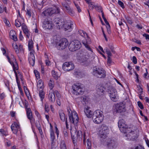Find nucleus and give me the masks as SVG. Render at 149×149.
I'll use <instances>...</instances> for the list:
<instances>
[{
  "instance_id": "35",
  "label": "nucleus",
  "mask_w": 149,
  "mask_h": 149,
  "mask_svg": "<svg viewBox=\"0 0 149 149\" xmlns=\"http://www.w3.org/2000/svg\"><path fill=\"white\" fill-rule=\"evenodd\" d=\"M15 125H12L11 128L13 133L16 134L17 133V130L18 129L15 126Z\"/></svg>"
},
{
  "instance_id": "4",
  "label": "nucleus",
  "mask_w": 149,
  "mask_h": 149,
  "mask_svg": "<svg viewBox=\"0 0 149 149\" xmlns=\"http://www.w3.org/2000/svg\"><path fill=\"white\" fill-rule=\"evenodd\" d=\"M72 93L77 95L83 94L84 91L83 86L81 84H74L72 86Z\"/></svg>"
},
{
  "instance_id": "50",
  "label": "nucleus",
  "mask_w": 149,
  "mask_h": 149,
  "mask_svg": "<svg viewBox=\"0 0 149 149\" xmlns=\"http://www.w3.org/2000/svg\"><path fill=\"white\" fill-rule=\"evenodd\" d=\"M126 19L127 20V22L130 24H132L133 23V22L131 18L130 17H126Z\"/></svg>"
},
{
  "instance_id": "64",
  "label": "nucleus",
  "mask_w": 149,
  "mask_h": 149,
  "mask_svg": "<svg viewBox=\"0 0 149 149\" xmlns=\"http://www.w3.org/2000/svg\"><path fill=\"white\" fill-rule=\"evenodd\" d=\"M143 36L145 37L146 40H149V35L148 34L144 33L143 35Z\"/></svg>"
},
{
  "instance_id": "41",
  "label": "nucleus",
  "mask_w": 149,
  "mask_h": 149,
  "mask_svg": "<svg viewBox=\"0 0 149 149\" xmlns=\"http://www.w3.org/2000/svg\"><path fill=\"white\" fill-rule=\"evenodd\" d=\"M87 144L88 149H90L91 146V141L89 139H88L87 140Z\"/></svg>"
},
{
  "instance_id": "22",
  "label": "nucleus",
  "mask_w": 149,
  "mask_h": 149,
  "mask_svg": "<svg viewBox=\"0 0 149 149\" xmlns=\"http://www.w3.org/2000/svg\"><path fill=\"white\" fill-rule=\"evenodd\" d=\"M90 107H87L84 109V112L87 117L90 118L92 117L93 113V112L90 110Z\"/></svg>"
},
{
  "instance_id": "46",
  "label": "nucleus",
  "mask_w": 149,
  "mask_h": 149,
  "mask_svg": "<svg viewBox=\"0 0 149 149\" xmlns=\"http://www.w3.org/2000/svg\"><path fill=\"white\" fill-rule=\"evenodd\" d=\"M61 149H67L66 145L64 143L62 142L60 144Z\"/></svg>"
},
{
  "instance_id": "39",
  "label": "nucleus",
  "mask_w": 149,
  "mask_h": 149,
  "mask_svg": "<svg viewBox=\"0 0 149 149\" xmlns=\"http://www.w3.org/2000/svg\"><path fill=\"white\" fill-rule=\"evenodd\" d=\"M34 72L36 78L37 79H39L40 78V74L39 72L36 70H34Z\"/></svg>"
},
{
  "instance_id": "14",
  "label": "nucleus",
  "mask_w": 149,
  "mask_h": 149,
  "mask_svg": "<svg viewBox=\"0 0 149 149\" xmlns=\"http://www.w3.org/2000/svg\"><path fill=\"white\" fill-rule=\"evenodd\" d=\"M118 126L121 132H125L127 131V126L123 119L120 120L118 122Z\"/></svg>"
},
{
  "instance_id": "6",
  "label": "nucleus",
  "mask_w": 149,
  "mask_h": 149,
  "mask_svg": "<svg viewBox=\"0 0 149 149\" xmlns=\"http://www.w3.org/2000/svg\"><path fill=\"white\" fill-rule=\"evenodd\" d=\"M127 131L123 132L125 134V136L127 137V139L129 141H134L138 137V135L136 134V131L131 130L130 128H127Z\"/></svg>"
},
{
  "instance_id": "17",
  "label": "nucleus",
  "mask_w": 149,
  "mask_h": 149,
  "mask_svg": "<svg viewBox=\"0 0 149 149\" xmlns=\"http://www.w3.org/2000/svg\"><path fill=\"white\" fill-rule=\"evenodd\" d=\"M66 2L62 3V5L64 9L66 10L67 12L70 15H73L74 12L71 8L69 5Z\"/></svg>"
},
{
  "instance_id": "60",
  "label": "nucleus",
  "mask_w": 149,
  "mask_h": 149,
  "mask_svg": "<svg viewBox=\"0 0 149 149\" xmlns=\"http://www.w3.org/2000/svg\"><path fill=\"white\" fill-rule=\"evenodd\" d=\"M35 125L37 127V128L38 129L39 128H41V126L40 125V124L39 123V122L38 121V122H36L35 123Z\"/></svg>"
},
{
  "instance_id": "26",
  "label": "nucleus",
  "mask_w": 149,
  "mask_h": 149,
  "mask_svg": "<svg viewBox=\"0 0 149 149\" xmlns=\"http://www.w3.org/2000/svg\"><path fill=\"white\" fill-rule=\"evenodd\" d=\"M38 89L43 90L44 88V82L41 79L38 80L37 86Z\"/></svg>"
},
{
  "instance_id": "8",
  "label": "nucleus",
  "mask_w": 149,
  "mask_h": 149,
  "mask_svg": "<svg viewBox=\"0 0 149 149\" xmlns=\"http://www.w3.org/2000/svg\"><path fill=\"white\" fill-rule=\"evenodd\" d=\"M126 109L125 105L123 102H120L116 104L114 106L113 112L114 113H123L125 112ZM122 116L125 115V113L121 114Z\"/></svg>"
},
{
  "instance_id": "43",
  "label": "nucleus",
  "mask_w": 149,
  "mask_h": 149,
  "mask_svg": "<svg viewBox=\"0 0 149 149\" xmlns=\"http://www.w3.org/2000/svg\"><path fill=\"white\" fill-rule=\"evenodd\" d=\"M130 149H145L143 146H142L139 145L136 146H135L134 148H131Z\"/></svg>"
},
{
  "instance_id": "33",
  "label": "nucleus",
  "mask_w": 149,
  "mask_h": 149,
  "mask_svg": "<svg viewBox=\"0 0 149 149\" xmlns=\"http://www.w3.org/2000/svg\"><path fill=\"white\" fill-rule=\"evenodd\" d=\"M50 136L52 141V143L53 144L54 143V140L55 138L54 131L50 132Z\"/></svg>"
},
{
  "instance_id": "13",
  "label": "nucleus",
  "mask_w": 149,
  "mask_h": 149,
  "mask_svg": "<svg viewBox=\"0 0 149 149\" xmlns=\"http://www.w3.org/2000/svg\"><path fill=\"white\" fill-rule=\"evenodd\" d=\"M74 68V64L72 62H66L63 64L62 66L63 69L65 71L72 70Z\"/></svg>"
},
{
  "instance_id": "62",
  "label": "nucleus",
  "mask_w": 149,
  "mask_h": 149,
  "mask_svg": "<svg viewBox=\"0 0 149 149\" xmlns=\"http://www.w3.org/2000/svg\"><path fill=\"white\" fill-rule=\"evenodd\" d=\"M45 111L47 112H48L49 111L48 106L47 104L45 105Z\"/></svg>"
},
{
  "instance_id": "21",
  "label": "nucleus",
  "mask_w": 149,
  "mask_h": 149,
  "mask_svg": "<svg viewBox=\"0 0 149 149\" xmlns=\"http://www.w3.org/2000/svg\"><path fill=\"white\" fill-rule=\"evenodd\" d=\"M72 25L73 24L71 23L65 21L63 28H64L65 31L68 30L69 31H70L72 29Z\"/></svg>"
},
{
  "instance_id": "54",
  "label": "nucleus",
  "mask_w": 149,
  "mask_h": 149,
  "mask_svg": "<svg viewBox=\"0 0 149 149\" xmlns=\"http://www.w3.org/2000/svg\"><path fill=\"white\" fill-rule=\"evenodd\" d=\"M12 125H15V127L16 128H17L18 129H19L20 128V127L19 124L18 123H17V122H14V123L12 124Z\"/></svg>"
},
{
  "instance_id": "49",
  "label": "nucleus",
  "mask_w": 149,
  "mask_h": 149,
  "mask_svg": "<svg viewBox=\"0 0 149 149\" xmlns=\"http://www.w3.org/2000/svg\"><path fill=\"white\" fill-rule=\"evenodd\" d=\"M137 104L138 106L141 109H143L144 108L143 105L141 102L138 101Z\"/></svg>"
},
{
  "instance_id": "47",
  "label": "nucleus",
  "mask_w": 149,
  "mask_h": 149,
  "mask_svg": "<svg viewBox=\"0 0 149 149\" xmlns=\"http://www.w3.org/2000/svg\"><path fill=\"white\" fill-rule=\"evenodd\" d=\"M49 85L51 89H52L54 87L53 82L51 80H50L49 81Z\"/></svg>"
},
{
  "instance_id": "52",
  "label": "nucleus",
  "mask_w": 149,
  "mask_h": 149,
  "mask_svg": "<svg viewBox=\"0 0 149 149\" xmlns=\"http://www.w3.org/2000/svg\"><path fill=\"white\" fill-rule=\"evenodd\" d=\"M4 22V23H5V24H6L7 26H10V23L9 22V21L7 20V19L5 18Z\"/></svg>"
},
{
  "instance_id": "44",
  "label": "nucleus",
  "mask_w": 149,
  "mask_h": 149,
  "mask_svg": "<svg viewBox=\"0 0 149 149\" xmlns=\"http://www.w3.org/2000/svg\"><path fill=\"white\" fill-rule=\"evenodd\" d=\"M0 133L2 134L3 136H6L7 135V132L3 130V129H0Z\"/></svg>"
},
{
  "instance_id": "34",
  "label": "nucleus",
  "mask_w": 149,
  "mask_h": 149,
  "mask_svg": "<svg viewBox=\"0 0 149 149\" xmlns=\"http://www.w3.org/2000/svg\"><path fill=\"white\" fill-rule=\"evenodd\" d=\"M52 75L53 77L56 79L57 80L58 79L59 76L58 74V73L57 72H56L54 70H53L52 71Z\"/></svg>"
},
{
  "instance_id": "51",
  "label": "nucleus",
  "mask_w": 149,
  "mask_h": 149,
  "mask_svg": "<svg viewBox=\"0 0 149 149\" xmlns=\"http://www.w3.org/2000/svg\"><path fill=\"white\" fill-rule=\"evenodd\" d=\"M15 51L17 54H18L19 53V50L18 48V46L16 44L15 47H13Z\"/></svg>"
},
{
  "instance_id": "61",
  "label": "nucleus",
  "mask_w": 149,
  "mask_h": 149,
  "mask_svg": "<svg viewBox=\"0 0 149 149\" xmlns=\"http://www.w3.org/2000/svg\"><path fill=\"white\" fill-rule=\"evenodd\" d=\"M107 31L109 34H110L111 33V31L110 30V25H109L108 26H106Z\"/></svg>"
},
{
  "instance_id": "31",
  "label": "nucleus",
  "mask_w": 149,
  "mask_h": 149,
  "mask_svg": "<svg viewBox=\"0 0 149 149\" xmlns=\"http://www.w3.org/2000/svg\"><path fill=\"white\" fill-rule=\"evenodd\" d=\"M39 95L40 98L42 102L43 99L45 97V93L43 90H41L39 91Z\"/></svg>"
},
{
  "instance_id": "15",
  "label": "nucleus",
  "mask_w": 149,
  "mask_h": 149,
  "mask_svg": "<svg viewBox=\"0 0 149 149\" xmlns=\"http://www.w3.org/2000/svg\"><path fill=\"white\" fill-rule=\"evenodd\" d=\"M74 113L73 115L70 114L69 117L70 120L72 123L74 124L75 126H77L79 118L76 113L74 112Z\"/></svg>"
},
{
  "instance_id": "40",
  "label": "nucleus",
  "mask_w": 149,
  "mask_h": 149,
  "mask_svg": "<svg viewBox=\"0 0 149 149\" xmlns=\"http://www.w3.org/2000/svg\"><path fill=\"white\" fill-rule=\"evenodd\" d=\"M23 31L27 37L29 38L30 36V34L29 33V31L28 29L23 30Z\"/></svg>"
},
{
  "instance_id": "20",
  "label": "nucleus",
  "mask_w": 149,
  "mask_h": 149,
  "mask_svg": "<svg viewBox=\"0 0 149 149\" xmlns=\"http://www.w3.org/2000/svg\"><path fill=\"white\" fill-rule=\"evenodd\" d=\"M87 37V39L84 40H83L82 43L85 46V47L88 50L92 52L91 49L90 47L89 44L91 43V41L90 39L88 36Z\"/></svg>"
},
{
  "instance_id": "24",
  "label": "nucleus",
  "mask_w": 149,
  "mask_h": 149,
  "mask_svg": "<svg viewBox=\"0 0 149 149\" xmlns=\"http://www.w3.org/2000/svg\"><path fill=\"white\" fill-rule=\"evenodd\" d=\"M6 56L7 58L8 62L11 65H13V64H14L13 62L16 61V59L13 55L11 54V58L7 55H6Z\"/></svg>"
},
{
  "instance_id": "37",
  "label": "nucleus",
  "mask_w": 149,
  "mask_h": 149,
  "mask_svg": "<svg viewBox=\"0 0 149 149\" xmlns=\"http://www.w3.org/2000/svg\"><path fill=\"white\" fill-rule=\"evenodd\" d=\"M78 32L80 35L83 37H84L85 36V34H86L87 37H88V34L85 32H84V31L82 30H79L78 31Z\"/></svg>"
},
{
  "instance_id": "28",
  "label": "nucleus",
  "mask_w": 149,
  "mask_h": 149,
  "mask_svg": "<svg viewBox=\"0 0 149 149\" xmlns=\"http://www.w3.org/2000/svg\"><path fill=\"white\" fill-rule=\"evenodd\" d=\"M49 100L50 102H54L55 100V94L54 92H51L49 93Z\"/></svg>"
},
{
  "instance_id": "7",
  "label": "nucleus",
  "mask_w": 149,
  "mask_h": 149,
  "mask_svg": "<svg viewBox=\"0 0 149 149\" xmlns=\"http://www.w3.org/2000/svg\"><path fill=\"white\" fill-rule=\"evenodd\" d=\"M100 129L98 133L99 135L101 138H106L109 132V128L106 125L102 124L101 126Z\"/></svg>"
},
{
  "instance_id": "36",
  "label": "nucleus",
  "mask_w": 149,
  "mask_h": 149,
  "mask_svg": "<svg viewBox=\"0 0 149 149\" xmlns=\"http://www.w3.org/2000/svg\"><path fill=\"white\" fill-rule=\"evenodd\" d=\"M33 42L31 40L29 41L28 48L29 51L31 50L32 49L33 47Z\"/></svg>"
},
{
  "instance_id": "59",
  "label": "nucleus",
  "mask_w": 149,
  "mask_h": 149,
  "mask_svg": "<svg viewBox=\"0 0 149 149\" xmlns=\"http://www.w3.org/2000/svg\"><path fill=\"white\" fill-rule=\"evenodd\" d=\"M21 25L22 30L27 29V26L25 24L23 23L21 24Z\"/></svg>"
},
{
  "instance_id": "12",
  "label": "nucleus",
  "mask_w": 149,
  "mask_h": 149,
  "mask_svg": "<svg viewBox=\"0 0 149 149\" xmlns=\"http://www.w3.org/2000/svg\"><path fill=\"white\" fill-rule=\"evenodd\" d=\"M79 62L82 65L85 66H88L91 63V60L89 58L88 56L86 55H82L80 57L79 59Z\"/></svg>"
},
{
  "instance_id": "45",
  "label": "nucleus",
  "mask_w": 149,
  "mask_h": 149,
  "mask_svg": "<svg viewBox=\"0 0 149 149\" xmlns=\"http://www.w3.org/2000/svg\"><path fill=\"white\" fill-rule=\"evenodd\" d=\"M21 24L18 20L17 19L15 20V25L16 27H19L21 26Z\"/></svg>"
},
{
  "instance_id": "11",
  "label": "nucleus",
  "mask_w": 149,
  "mask_h": 149,
  "mask_svg": "<svg viewBox=\"0 0 149 149\" xmlns=\"http://www.w3.org/2000/svg\"><path fill=\"white\" fill-rule=\"evenodd\" d=\"M108 92L111 99L113 101H115L116 99V89L111 86L108 87Z\"/></svg>"
},
{
  "instance_id": "2",
  "label": "nucleus",
  "mask_w": 149,
  "mask_h": 149,
  "mask_svg": "<svg viewBox=\"0 0 149 149\" xmlns=\"http://www.w3.org/2000/svg\"><path fill=\"white\" fill-rule=\"evenodd\" d=\"M104 117L103 112L100 110H97L93 113L92 118L95 123L99 124L102 121Z\"/></svg>"
},
{
  "instance_id": "5",
  "label": "nucleus",
  "mask_w": 149,
  "mask_h": 149,
  "mask_svg": "<svg viewBox=\"0 0 149 149\" xmlns=\"http://www.w3.org/2000/svg\"><path fill=\"white\" fill-rule=\"evenodd\" d=\"M60 10L56 7L49 8L44 10L42 13V15L44 16H51L54 14L59 13Z\"/></svg>"
},
{
  "instance_id": "55",
  "label": "nucleus",
  "mask_w": 149,
  "mask_h": 149,
  "mask_svg": "<svg viewBox=\"0 0 149 149\" xmlns=\"http://www.w3.org/2000/svg\"><path fill=\"white\" fill-rule=\"evenodd\" d=\"M74 3V5H75L76 8L77 9L79 13H80V12H81V10L80 8V7L79 6V5L78 4H76L75 3Z\"/></svg>"
},
{
  "instance_id": "48",
  "label": "nucleus",
  "mask_w": 149,
  "mask_h": 149,
  "mask_svg": "<svg viewBox=\"0 0 149 149\" xmlns=\"http://www.w3.org/2000/svg\"><path fill=\"white\" fill-rule=\"evenodd\" d=\"M16 33L15 31L13 30H11L10 31V38H11V36H14V35L16 34Z\"/></svg>"
},
{
  "instance_id": "16",
  "label": "nucleus",
  "mask_w": 149,
  "mask_h": 149,
  "mask_svg": "<svg viewBox=\"0 0 149 149\" xmlns=\"http://www.w3.org/2000/svg\"><path fill=\"white\" fill-rule=\"evenodd\" d=\"M26 115L27 118L30 120V123L32 125L35 122L34 118L33 117L31 110L30 108L26 109Z\"/></svg>"
},
{
  "instance_id": "57",
  "label": "nucleus",
  "mask_w": 149,
  "mask_h": 149,
  "mask_svg": "<svg viewBox=\"0 0 149 149\" xmlns=\"http://www.w3.org/2000/svg\"><path fill=\"white\" fill-rule=\"evenodd\" d=\"M133 62L134 64H136L137 63V61L136 57L135 56H133L132 57Z\"/></svg>"
},
{
  "instance_id": "10",
  "label": "nucleus",
  "mask_w": 149,
  "mask_h": 149,
  "mask_svg": "<svg viewBox=\"0 0 149 149\" xmlns=\"http://www.w3.org/2000/svg\"><path fill=\"white\" fill-rule=\"evenodd\" d=\"M68 42L66 38L61 39L58 42L56 43V46L58 49L62 50L65 49L68 45Z\"/></svg>"
},
{
  "instance_id": "63",
  "label": "nucleus",
  "mask_w": 149,
  "mask_h": 149,
  "mask_svg": "<svg viewBox=\"0 0 149 149\" xmlns=\"http://www.w3.org/2000/svg\"><path fill=\"white\" fill-rule=\"evenodd\" d=\"M95 8L97 10H101L102 9V7L101 6H95Z\"/></svg>"
},
{
  "instance_id": "3",
  "label": "nucleus",
  "mask_w": 149,
  "mask_h": 149,
  "mask_svg": "<svg viewBox=\"0 0 149 149\" xmlns=\"http://www.w3.org/2000/svg\"><path fill=\"white\" fill-rule=\"evenodd\" d=\"M71 138L74 145H77L78 140L79 141L81 139L82 134L80 130L77 131L76 129L71 132Z\"/></svg>"
},
{
  "instance_id": "56",
  "label": "nucleus",
  "mask_w": 149,
  "mask_h": 149,
  "mask_svg": "<svg viewBox=\"0 0 149 149\" xmlns=\"http://www.w3.org/2000/svg\"><path fill=\"white\" fill-rule=\"evenodd\" d=\"M11 37V39L15 41H17V38L16 36V34L14 35V36H12Z\"/></svg>"
},
{
  "instance_id": "9",
  "label": "nucleus",
  "mask_w": 149,
  "mask_h": 149,
  "mask_svg": "<svg viewBox=\"0 0 149 149\" xmlns=\"http://www.w3.org/2000/svg\"><path fill=\"white\" fill-rule=\"evenodd\" d=\"M81 44L80 42L77 40H74L70 42L69 45V50L74 52L79 49L81 47Z\"/></svg>"
},
{
  "instance_id": "27",
  "label": "nucleus",
  "mask_w": 149,
  "mask_h": 149,
  "mask_svg": "<svg viewBox=\"0 0 149 149\" xmlns=\"http://www.w3.org/2000/svg\"><path fill=\"white\" fill-rule=\"evenodd\" d=\"M59 115L61 120L63 121H65L66 118L65 114L62 111H60L59 112Z\"/></svg>"
},
{
  "instance_id": "42",
  "label": "nucleus",
  "mask_w": 149,
  "mask_h": 149,
  "mask_svg": "<svg viewBox=\"0 0 149 149\" xmlns=\"http://www.w3.org/2000/svg\"><path fill=\"white\" fill-rule=\"evenodd\" d=\"M63 20V19H61L59 18H56L54 19L53 20V23L55 24L58 23V22H59V21H61Z\"/></svg>"
},
{
  "instance_id": "32",
  "label": "nucleus",
  "mask_w": 149,
  "mask_h": 149,
  "mask_svg": "<svg viewBox=\"0 0 149 149\" xmlns=\"http://www.w3.org/2000/svg\"><path fill=\"white\" fill-rule=\"evenodd\" d=\"M28 60L30 64L33 66L35 63V57L29 58Z\"/></svg>"
},
{
  "instance_id": "25",
  "label": "nucleus",
  "mask_w": 149,
  "mask_h": 149,
  "mask_svg": "<svg viewBox=\"0 0 149 149\" xmlns=\"http://www.w3.org/2000/svg\"><path fill=\"white\" fill-rule=\"evenodd\" d=\"M65 22L63 20L62 21H59V22H58L57 23L55 24V25H56L57 29H60L61 28H63Z\"/></svg>"
},
{
  "instance_id": "29",
  "label": "nucleus",
  "mask_w": 149,
  "mask_h": 149,
  "mask_svg": "<svg viewBox=\"0 0 149 149\" xmlns=\"http://www.w3.org/2000/svg\"><path fill=\"white\" fill-rule=\"evenodd\" d=\"M12 66L13 68V70L15 75L16 79H17L18 76L16 70H17L18 69V64L17 62H15V65L13 64V65H12Z\"/></svg>"
},
{
  "instance_id": "19",
  "label": "nucleus",
  "mask_w": 149,
  "mask_h": 149,
  "mask_svg": "<svg viewBox=\"0 0 149 149\" xmlns=\"http://www.w3.org/2000/svg\"><path fill=\"white\" fill-rule=\"evenodd\" d=\"M42 26L45 29H51L53 27L51 22L49 21L47 19H45L43 22Z\"/></svg>"
},
{
  "instance_id": "30",
  "label": "nucleus",
  "mask_w": 149,
  "mask_h": 149,
  "mask_svg": "<svg viewBox=\"0 0 149 149\" xmlns=\"http://www.w3.org/2000/svg\"><path fill=\"white\" fill-rule=\"evenodd\" d=\"M104 88L103 86H98L96 88V91L98 93L101 94V93H102L104 92Z\"/></svg>"
},
{
  "instance_id": "18",
  "label": "nucleus",
  "mask_w": 149,
  "mask_h": 149,
  "mask_svg": "<svg viewBox=\"0 0 149 149\" xmlns=\"http://www.w3.org/2000/svg\"><path fill=\"white\" fill-rule=\"evenodd\" d=\"M107 145L109 149H113L116 147L117 142L114 140H108L107 143Z\"/></svg>"
},
{
  "instance_id": "53",
  "label": "nucleus",
  "mask_w": 149,
  "mask_h": 149,
  "mask_svg": "<svg viewBox=\"0 0 149 149\" xmlns=\"http://www.w3.org/2000/svg\"><path fill=\"white\" fill-rule=\"evenodd\" d=\"M118 4L123 8H124L125 6L123 3L120 0L118 1Z\"/></svg>"
},
{
  "instance_id": "1",
  "label": "nucleus",
  "mask_w": 149,
  "mask_h": 149,
  "mask_svg": "<svg viewBox=\"0 0 149 149\" xmlns=\"http://www.w3.org/2000/svg\"><path fill=\"white\" fill-rule=\"evenodd\" d=\"M92 74L95 77L100 79L104 78L106 76L105 70L103 68L97 66L93 67Z\"/></svg>"
},
{
  "instance_id": "38",
  "label": "nucleus",
  "mask_w": 149,
  "mask_h": 149,
  "mask_svg": "<svg viewBox=\"0 0 149 149\" xmlns=\"http://www.w3.org/2000/svg\"><path fill=\"white\" fill-rule=\"evenodd\" d=\"M109 47L113 54L115 53L116 52L114 49V47L113 46V45L111 43L109 44Z\"/></svg>"
},
{
  "instance_id": "58",
  "label": "nucleus",
  "mask_w": 149,
  "mask_h": 149,
  "mask_svg": "<svg viewBox=\"0 0 149 149\" xmlns=\"http://www.w3.org/2000/svg\"><path fill=\"white\" fill-rule=\"evenodd\" d=\"M53 92L54 93V94H55L56 97H60V95L58 91L56 90L55 91Z\"/></svg>"
},
{
  "instance_id": "23",
  "label": "nucleus",
  "mask_w": 149,
  "mask_h": 149,
  "mask_svg": "<svg viewBox=\"0 0 149 149\" xmlns=\"http://www.w3.org/2000/svg\"><path fill=\"white\" fill-rule=\"evenodd\" d=\"M104 50H106V54H107V63L111 64L112 62L111 58L110 57L111 56H112V55L111 53L110 50L109 49L106 47Z\"/></svg>"
}]
</instances>
